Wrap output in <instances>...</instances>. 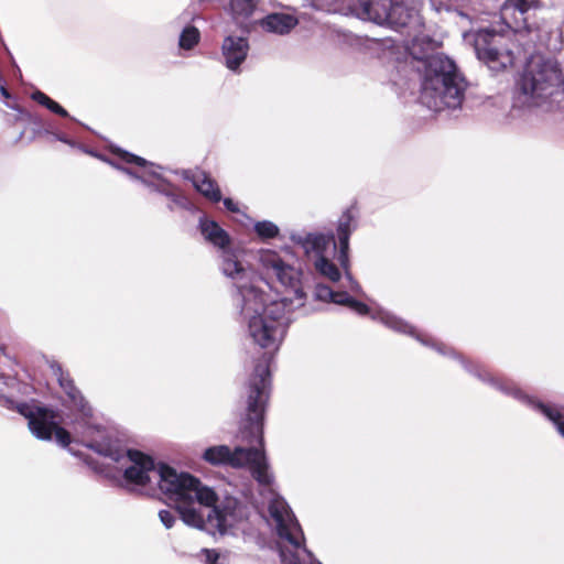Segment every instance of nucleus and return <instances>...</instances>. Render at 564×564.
I'll return each mask as SVG.
<instances>
[{
    "label": "nucleus",
    "mask_w": 564,
    "mask_h": 564,
    "mask_svg": "<svg viewBox=\"0 0 564 564\" xmlns=\"http://www.w3.org/2000/svg\"><path fill=\"white\" fill-rule=\"evenodd\" d=\"M258 262L268 276L275 278L281 286L294 295L293 299H271L254 280V274L234 283L248 336L261 348L275 350L286 334L292 310L304 305L303 271L270 249L259 250Z\"/></svg>",
    "instance_id": "obj_1"
},
{
    "label": "nucleus",
    "mask_w": 564,
    "mask_h": 564,
    "mask_svg": "<svg viewBox=\"0 0 564 564\" xmlns=\"http://www.w3.org/2000/svg\"><path fill=\"white\" fill-rule=\"evenodd\" d=\"M247 425L242 431V440L248 446H236L230 449L227 445L210 446L204 451L203 458L212 465H227L234 468L248 467L253 478L262 487L269 488L268 512L274 500H282L289 512L293 514L285 500L278 496L272 489L273 476L263 452V417L265 404L270 393L269 360L265 356L254 366L247 384ZM295 519V517H293ZM270 527L272 517L269 513L267 519Z\"/></svg>",
    "instance_id": "obj_2"
},
{
    "label": "nucleus",
    "mask_w": 564,
    "mask_h": 564,
    "mask_svg": "<svg viewBox=\"0 0 564 564\" xmlns=\"http://www.w3.org/2000/svg\"><path fill=\"white\" fill-rule=\"evenodd\" d=\"M156 490L178 511L185 524L212 535L226 534L249 517V509L235 497L219 505L215 491L187 473L161 465Z\"/></svg>",
    "instance_id": "obj_3"
},
{
    "label": "nucleus",
    "mask_w": 564,
    "mask_h": 564,
    "mask_svg": "<svg viewBox=\"0 0 564 564\" xmlns=\"http://www.w3.org/2000/svg\"><path fill=\"white\" fill-rule=\"evenodd\" d=\"M54 371L58 376L59 386L67 397L65 402L83 416L82 422L74 426V432L80 438V443L99 455L122 463L124 466L123 479L129 490L154 495L158 480L161 477V465H155L152 457L139 451L123 449L110 430L90 425L86 419L91 415V409L87 405L80 392L73 384V381L64 376L59 366Z\"/></svg>",
    "instance_id": "obj_4"
},
{
    "label": "nucleus",
    "mask_w": 564,
    "mask_h": 564,
    "mask_svg": "<svg viewBox=\"0 0 564 564\" xmlns=\"http://www.w3.org/2000/svg\"><path fill=\"white\" fill-rule=\"evenodd\" d=\"M421 78V101L433 111L460 107L466 80L456 64L443 54H436L415 66Z\"/></svg>",
    "instance_id": "obj_5"
},
{
    "label": "nucleus",
    "mask_w": 564,
    "mask_h": 564,
    "mask_svg": "<svg viewBox=\"0 0 564 564\" xmlns=\"http://www.w3.org/2000/svg\"><path fill=\"white\" fill-rule=\"evenodd\" d=\"M564 93V75L554 58L532 57L528 63L514 96V107L551 110Z\"/></svg>",
    "instance_id": "obj_6"
},
{
    "label": "nucleus",
    "mask_w": 564,
    "mask_h": 564,
    "mask_svg": "<svg viewBox=\"0 0 564 564\" xmlns=\"http://www.w3.org/2000/svg\"><path fill=\"white\" fill-rule=\"evenodd\" d=\"M270 513L279 536L281 564H321L305 547L303 531L282 500L272 501Z\"/></svg>",
    "instance_id": "obj_7"
},
{
    "label": "nucleus",
    "mask_w": 564,
    "mask_h": 564,
    "mask_svg": "<svg viewBox=\"0 0 564 564\" xmlns=\"http://www.w3.org/2000/svg\"><path fill=\"white\" fill-rule=\"evenodd\" d=\"M314 296L318 301L332 302L339 305L349 306L359 315H370L373 321H378L386 327L401 334H406L415 337L423 345L433 346L438 352L446 354L444 346L438 343L430 341V339L420 335L413 326L408 322L384 310L371 311L366 304L354 300L347 292L333 291L328 285L317 284L315 286Z\"/></svg>",
    "instance_id": "obj_8"
},
{
    "label": "nucleus",
    "mask_w": 564,
    "mask_h": 564,
    "mask_svg": "<svg viewBox=\"0 0 564 564\" xmlns=\"http://www.w3.org/2000/svg\"><path fill=\"white\" fill-rule=\"evenodd\" d=\"M198 228L204 239L220 251V271L232 284L253 274L252 270L239 260L238 251L231 247L230 235L218 223L202 217Z\"/></svg>",
    "instance_id": "obj_9"
},
{
    "label": "nucleus",
    "mask_w": 564,
    "mask_h": 564,
    "mask_svg": "<svg viewBox=\"0 0 564 564\" xmlns=\"http://www.w3.org/2000/svg\"><path fill=\"white\" fill-rule=\"evenodd\" d=\"M290 240L302 248L304 254L312 261L315 271L319 275L332 282L340 280L339 269L328 259V254L335 253L337 249V243L332 232H292Z\"/></svg>",
    "instance_id": "obj_10"
},
{
    "label": "nucleus",
    "mask_w": 564,
    "mask_h": 564,
    "mask_svg": "<svg viewBox=\"0 0 564 564\" xmlns=\"http://www.w3.org/2000/svg\"><path fill=\"white\" fill-rule=\"evenodd\" d=\"M1 403L9 409L14 408L23 415L28 420L31 433L36 438L50 441L54 436L56 442L63 447H67L70 444V434L65 429L58 426L54 411L36 404L15 403L8 398L3 399Z\"/></svg>",
    "instance_id": "obj_11"
},
{
    "label": "nucleus",
    "mask_w": 564,
    "mask_h": 564,
    "mask_svg": "<svg viewBox=\"0 0 564 564\" xmlns=\"http://www.w3.org/2000/svg\"><path fill=\"white\" fill-rule=\"evenodd\" d=\"M463 367L478 377L480 380L489 382L492 387L500 390L501 392L513 397L514 399L531 405L533 409L538 410L542 413L546 419H549L556 427L558 433L564 436V415L554 406L549 404H544L540 401H536L529 397L525 392H523L514 382L495 377L486 370H481L479 366H473L467 362L464 358L458 357Z\"/></svg>",
    "instance_id": "obj_12"
},
{
    "label": "nucleus",
    "mask_w": 564,
    "mask_h": 564,
    "mask_svg": "<svg viewBox=\"0 0 564 564\" xmlns=\"http://www.w3.org/2000/svg\"><path fill=\"white\" fill-rule=\"evenodd\" d=\"M502 40L501 35L489 31L479 32L475 40V51L478 58L496 70L512 66L514 62L513 52L500 47Z\"/></svg>",
    "instance_id": "obj_13"
},
{
    "label": "nucleus",
    "mask_w": 564,
    "mask_h": 564,
    "mask_svg": "<svg viewBox=\"0 0 564 564\" xmlns=\"http://www.w3.org/2000/svg\"><path fill=\"white\" fill-rule=\"evenodd\" d=\"M118 154L120 159L130 166H123L121 163L115 162L109 159L102 160L109 165H111L113 169L127 174L132 180L141 182L145 186L154 185L152 178L159 177V170H161L160 166L151 162H148L141 156L131 154L126 151H119Z\"/></svg>",
    "instance_id": "obj_14"
},
{
    "label": "nucleus",
    "mask_w": 564,
    "mask_h": 564,
    "mask_svg": "<svg viewBox=\"0 0 564 564\" xmlns=\"http://www.w3.org/2000/svg\"><path fill=\"white\" fill-rule=\"evenodd\" d=\"M538 0H506L501 7V18L516 32L528 29L527 21Z\"/></svg>",
    "instance_id": "obj_15"
},
{
    "label": "nucleus",
    "mask_w": 564,
    "mask_h": 564,
    "mask_svg": "<svg viewBox=\"0 0 564 564\" xmlns=\"http://www.w3.org/2000/svg\"><path fill=\"white\" fill-rule=\"evenodd\" d=\"M249 52L248 40L242 36H227L221 46L225 65L232 72H238Z\"/></svg>",
    "instance_id": "obj_16"
},
{
    "label": "nucleus",
    "mask_w": 564,
    "mask_h": 564,
    "mask_svg": "<svg viewBox=\"0 0 564 564\" xmlns=\"http://www.w3.org/2000/svg\"><path fill=\"white\" fill-rule=\"evenodd\" d=\"M392 3L393 0H358L354 11L361 20L387 24L389 8Z\"/></svg>",
    "instance_id": "obj_17"
},
{
    "label": "nucleus",
    "mask_w": 564,
    "mask_h": 564,
    "mask_svg": "<svg viewBox=\"0 0 564 564\" xmlns=\"http://www.w3.org/2000/svg\"><path fill=\"white\" fill-rule=\"evenodd\" d=\"M356 229V219L351 209L345 210L338 219L337 237H338V253L337 261L340 267L348 265L349 257V238L351 232Z\"/></svg>",
    "instance_id": "obj_18"
},
{
    "label": "nucleus",
    "mask_w": 564,
    "mask_h": 564,
    "mask_svg": "<svg viewBox=\"0 0 564 564\" xmlns=\"http://www.w3.org/2000/svg\"><path fill=\"white\" fill-rule=\"evenodd\" d=\"M387 24L395 29L404 28L416 30L421 28L422 22L416 11L405 7L403 0H393V3L389 8Z\"/></svg>",
    "instance_id": "obj_19"
},
{
    "label": "nucleus",
    "mask_w": 564,
    "mask_h": 564,
    "mask_svg": "<svg viewBox=\"0 0 564 564\" xmlns=\"http://www.w3.org/2000/svg\"><path fill=\"white\" fill-rule=\"evenodd\" d=\"M259 24L267 32L285 35L299 24V19L292 12L279 11L265 15Z\"/></svg>",
    "instance_id": "obj_20"
},
{
    "label": "nucleus",
    "mask_w": 564,
    "mask_h": 564,
    "mask_svg": "<svg viewBox=\"0 0 564 564\" xmlns=\"http://www.w3.org/2000/svg\"><path fill=\"white\" fill-rule=\"evenodd\" d=\"M183 177L192 182L193 186L207 199L218 203L221 200V193L217 183L203 171H185Z\"/></svg>",
    "instance_id": "obj_21"
},
{
    "label": "nucleus",
    "mask_w": 564,
    "mask_h": 564,
    "mask_svg": "<svg viewBox=\"0 0 564 564\" xmlns=\"http://www.w3.org/2000/svg\"><path fill=\"white\" fill-rule=\"evenodd\" d=\"M154 185L148 186L151 191L158 192L164 196H166L171 200V205L169 208L173 210L175 207L182 209H191L192 203L191 200L181 192L176 191L174 186H172L169 182H166L161 174L159 173V177L152 178Z\"/></svg>",
    "instance_id": "obj_22"
},
{
    "label": "nucleus",
    "mask_w": 564,
    "mask_h": 564,
    "mask_svg": "<svg viewBox=\"0 0 564 564\" xmlns=\"http://www.w3.org/2000/svg\"><path fill=\"white\" fill-rule=\"evenodd\" d=\"M409 54L416 61L415 66H422L423 61L435 54H430L434 50V42L425 34L417 33L406 43Z\"/></svg>",
    "instance_id": "obj_23"
},
{
    "label": "nucleus",
    "mask_w": 564,
    "mask_h": 564,
    "mask_svg": "<svg viewBox=\"0 0 564 564\" xmlns=\"http://www.w3.org/2000/svg\"><path fill=\"white\" fill-rule=\"evenodd\" d=\"M226 9L238 24L243 25L257 11V2L254 0H229Z\"/></svg>",
    "instance_id": "obj_24"
},
{
    "label": "nucleus",
    "mask_w": 564,
    "mask_h": 564,
    "mask_svg": "<svg viewBox=\"0 0 564 564\" xmlns=\"http://www.w3.org/2000/svg\"><path fill=\"white\" fill-rule=\"evenodd\" d=\"M200 40V32L194 25H186L178 37V47L183 51H192Z\"/></svg>",
    "instance_id": "obj_25"
},
{
    "label": "nucleus",
    "mask_w": 564,
    "mask_h": 564,
    "mask_svg": "<svg viewBox=\"0 0 564 564\" xmlns=\"http://www.w3.org/2000/svg\"><path fill=\"white\" fill-rule=\"evenodd\" d=\"M31 98L58 116L68 117V112L44 93L36 90L31 95Z\"/></svg>",
    "instance_id": "obj_26"
},
{
    "label": "nucleus",
    "mask_w": 564,
    "mask_h": 564,
    "mask_svg": "<svg viewBox=\"0 0 564 564\" xmlns=\"http://www.w3.org/2000/svg\"><path fill=\"white\" fill-rule=\"evenodd\" d=\"M253 229L261 239H273L280 232L279 227L270 220L257 221Z\"/></svg>",
    "instance_id": "obj_27"
},
{
    "label": "nucleus",
    "mask_w": 564,
    "mask_h": 564,
    "mask_svg": "<svg viewBox=\"0 0 564 564\" xmlns=\"http://www.w3.org/2000/svg\"><path fill=\"white\" fill-rule=\"evenodd\" d=\"M341 268L345 272V276H346L347 281L349 282V289L355 293H361V288H360L359 283L352 278V275L350 273V261L348 260L347 267H341Z\"/></svg>",
    "instance_id": "obj_28"
},
{
    "label": "nucleus",
    "mask_w": 564,
    "mask_h": 564,
    "mask_svg": "<svg viewBox=\"0 0 564 564\" xmlns=\"http://www.w3.org/2000/svg\"><path fill=\"white\" fill-rule=\"evenodd\" d=\"M159 518L166 529H171L175 522V516L170 510H161Z\"/></svg>",
    "instance_id": "obj_29"
},
{
    "label": "nucleus",
    "mask_w": 564,
    "mask_h": 564,
    "mask_svg": "<svg viewBox=\"0 0 564 564\" xmlns=\"http://www.w3.org/2000/svg\"><path fill=\"white\" fill-rule=\"evenodd\" d=\"M205 562L207 564H216L219 557V554L214 550H204Z\"/></svg>",
    "instance_id": "obj_30"
},
{
    "label": "nucleus",
    "mask_w": 564,
    "mask_h": 564,
    "mask_svg": "<svg viewBox=\"0 0 564 564\" xmlns=\"http://www.w3.org/2000/svg\"><path fill=\"white\" fill-rule=\"evenodd\" d=\"M224 206L231 213H239V206L231 198H225L223 200Z\"/></svg>",
    "instance_id": "obj_31"
},
{
    "label": "nucleus",
    "mask_w": 564,
    "mask_h": 564,
    "mask_svg": "<svg viewBox=\"0 0 564 564\" xmlns=\"http://www.w3.org/2000/svg\"><path fill=\"white\" fill-rule=\"evenodd\" d=\"M57 139L64 143L72 144L65 137H57Z\"/></svg>",
    "instance_id": "obj_32"
},
{
    "label": "nucleus",
    "mask_w": 564,
    "mask_h": 564,
    "mask_svg": "<svg viewBox=\"0 0 564 564\" xmlns=\"http://www.w3.org/2000/svg\"><path fill=\"white\" fill-rule=\"evenodd\" d=\"M8 108H12L14 109V106L10 105V104H7Z\"/></svg>",
    "instance_id": "obj_33"
}]
</instances>
